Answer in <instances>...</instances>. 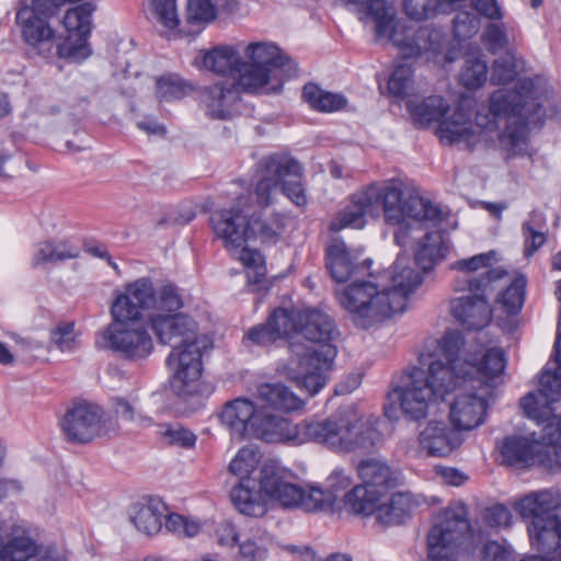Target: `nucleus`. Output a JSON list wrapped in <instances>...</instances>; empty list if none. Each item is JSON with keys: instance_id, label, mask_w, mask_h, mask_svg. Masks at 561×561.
<instances>
[{"instance_id": "obj_1", "label": "nucleus", "mask_w": 561, "mask_h": 561, "mask_svg": "<svg viewBox=\"0 0 561 561\" xmlns=\"http://www.w3.org/2000/svg\"><path fill=\"white\" fill-rule=\"evenodd\" d=\"M465 337L458 330L445 332L438 343V353L430 356L427 369L413 367L403 376V385L396 386L390 397L400 402L402 413L412 421L425 419L428 407L444 401L455 388L470 385L479 388L500 377L505 369L504 352L499 347L485 351L479 362H460L459 353Z\"/></svg>"}, {"instance_id": "obj_2", "label": "nucleus", "mask_w": 561, "mask_h": 561, "mask_svg": "<svg viewBox=\"0 0 561 561\" xmlns=\"http://www.w3.org/2000/svg\"><path fill=\"white\" fill-rule=\"evenodd\" d=\"M370 279L354 280L336 293L340 305L352 314L356 327L369 329L375 323L402 313L409 296L423 283L422 274L405 265L399 255L389 271Z\"/></svg>"}, {"instance_id": "obj_3", "label": "nucleus", "mask_w": 561, "mask_h": 561, "mask_svg": "<svg viewBox=\"0 0 561 561\" xmlns=\"http://www.w3.org/2000/svg\"><path fill=\"white\" fill-rule=\"evenodd\" d=\"M290 319V339L302 336L318 344V347H307L297 342H289V351L296 360L291 359L288 367V378L296 387L313 397L327 385L325 373L330 370L337 354L331 343L335 334L333 320L318 309H288Z\"/></svg>"}, {"instance_id": "obj_4", "label": "nucleus", "mask_w": 561, "mask_h": 561, "mask_svg": "<svg viewBox=\"0 0 561 561\" xmlns=\"http://www.w3.org/2000/svg\"><path fill=\"white\" fill-rule=\"evenodd\" d=\"M148 324L160 344L172 346L165 359L168 367L173 370L172 391L183 399L198 394L202 357L211 347V341L198 335L197 322L184 313L156 312L149 317Z\"/></svg>"}, {"instance_id": "obj_5", "label": "nucleus", "mask_w": 561, "mask_h": 561, "mask_svg": "<svg viewBox=\"0 0 561 561\" xmlns=\"http://www.w3.org/2000/svg\"><path fill=\"white\" fill-rule=\"evenodd\" d=\"M346 1L357 7L358 12L363 14L360 19H370L375 23L376 39L392 42L400 49L403 58H414L424 51L435 50L431 41L432 32L423 27L414 31L401 26L396 20V9L391 2L387 0Z\"/></svg>"}, {"instance_id": "obj_6", "label": "nucleus", "mask_w": 561, "mask_h": 561, "mask_svg": "<svg viewBox=\"0 0 561 561\" xmlns=\"http://www.w3.org/2000/svg\"><path fill=\"white\" fill-rule=\"evenodd\" d=\"M245 71L240 79L241 90L254 93L271 84L270 90L277 93L284 83L298 73L297 64L272 43H250L244 50Z\"/></svg>"}, {"instance_id": "obj_7", "label": "nucleus", "mask_w": 561, "mask_h": 561, "mask_svg": "<svg viewBox=\"0 0 561 561\" xmlns=\"http://www.w3.org/2000/svg\"><path fill=\"white\" fill-rule=\"evenodd\" d=\"M506 275L504 268H492L480 278H463L453 284L455 291L471 293L450 301L451 314L463 329L480 331L491 322L492 310L488 296L495 290V283Z\"/></svg>"}, {"instance_id": "obj_8", "label": "nucleus", "mask_w": 561, "mask_h": 561, "mask_svg": "<svg viewBox=\"0 0 561 561\" xmlns=\"http://www.w3.org/2000/svg\"><path fill=\"white\" fill-rule=\"evenodd\" d=\"M287 471L275 460L266 461L259 477L260 492L278 501L284 507L299 506L306 512H332L334 495L321 488L311 486L308 492L286 481Z\"/></svg>"}, {"instance_id": "obj_9", "label": "nucleus", "mask_w": 561, "mask_h": 561, "mask_svg": "<svg viewBox=\"0 0 561 561\" xmlns=\"http://www.w3.org/2000/svg\"><path fill=\"white\" fill-rule=\"evenodd\" d=\"M397 193L390 190L382 193L379 184H369L365 188L351 195L350 201L334 216L329 224L331 232H339L346 228L362 229L366 225V216L373 218L383 215L385 220L397 222L399 211L392 207L398 201Z\"/></svg>"}, {"instance_id": "obj_10", "label": "nucleus", "mask_w": 561, "mask_h": 561, "mask_svg": "<svg viewBox=\"0 0 561 561\" xmlns=\"http://www.w3.org/2000/svg\"><path fill=\"white\" fill-rule=\"evenodd\" d=\"M485 539L483 528H428L425 540L427 561H459L474 558Z\"/></svg>"}, {"instance_id": "obj_11", "label": "nucleus", "mask_w": 561, "mask_h": 561, "mask_svg": "<svg viewBox=\"0 0 561 561\" xmlns=\"http://www.w3.org/2000/svg\"><path fill=\"white\" fill-rule=\"evenodd\" d=\"M257 463L253 449L243 447L229 463V471L239 477V483L231 490L230 496L236 508L243 515L259 517L266 513V506L259 501L256 481L251 477Z\"/></svg>"}, {"instance_id": "obj_12", "label": "nucleus", "mask_w": 561, "mask_h": 561, "mask_svg": "<svg viewBox=\"0 0 561 561\" xmlns=\"http://www.w3.org/2000/svg\"><path fill=\"white\" fill-rule=\"evenodd\" d=\"M139 320L113 322L103 332V339L110 350L129 360L147 358L153 351L152 337Z\"/></svg>"}, {"instance_id": "obj_13", "label": "nucleus", "mask_w": 561, "mask_h": 561, "mask_svg": "<svg viewBox=\"0 0 561 561\" xmlns=\"http://www.w3.org/2000/svg\"><path fill=\"white\" fill-rule=\"evenodd\" d=\"M261 165L276 175L282 193L297 207L308 204L302 183L304 169L298 160L288 153H273L261 159Z\"/></svg>"}, {"instance_id": "obj_14", "label": "nucleus", "mask_w": 561, "mask_h": 561, "mask_svg": "<svg viewBox=\"0 0 561 561\" xmlns=\"http://www.w3.org/2000/svg\"><path fill=\"white\" fill-rule=\"evenodd\" d=\"M512 507L524 522L533 526H561V494L558 491L530 492L512 502Z\"/></svg>"}, {"instance_id": "obj_15", "label": "nucleus", "mask_w": 561, "mask_h": 561, "mask_svg": "<svg viewBox=\"0 0 561 561\" xmlns=\"http://www.w3.org/2000/svg\"><path fill=\"white\" fill-rule=\"evenodd\" d=\"M157 291L149 277H141L125 285L124 293L116 295L112 306L113 320H141L142 311L154 309Z\"/></svg>"}, {"instance_id": "obj_16", "label": "nucleus", "mask_w": 561, "mask_h": 561, "mask_svg": "<svg viewBox=\"0 0 561 561\" xmlns=\"http://www.w3.org/2000/svg\"><path fill=\"white\" fill-rule=\"evenodd\" d=\"M249 197L239 196L229 208L216 209L210 214L214 233L222 239L226 248L239 249L247 243L249 211L244 208Z\"/></svg>"}, {"instance_id": "obj_17", "label": "nucleus", "mask_w": 561, "mask_h": 561, "mask_svg": "<svg viewBox=\"0 0 561 561\" xmlns=\"http://www.w3.org/2000/svg\"><path fill=\"white\" fill-rule=\"evenodd\" d=\"M490 382L482 385L480 388L479 383H476V388L467 385L466 388L457 387L454 389L459 390V393L456 394L450 404L449 419L457 431H470L484 422L488 402L483 394L478 393V391L490 387Z\"/></svg>"}, {"instance_id": "obj_18", "label": "nucleus", "mask_w": 561, "mask_h": 561, "mask_svg": "<svg viewBox=\"0 0 561 561\" xmlns=\"http://www.w3.org/2000/svg\"><path fill=\"white\" fill-rule=\"evenodd\" d=\"M127 516L134 526H198L188 517L171 512L165 502L156 495H145L133 502L127 508Z\"/></svg>"}, {"instance_id": "obj_19", "label": "nucleus", "mask_w": 561, "mask_h": 561, "mask_svg": "<svg viewBox=\"0 0 561 561\" xmlns=\"http://www.w3.org/2000/svg\"><path fill=\"white\" fill-rule=\"evenodd\" d=\"M103 410L88 402L77 403L67 410L61 420V428L71 443L91 442L100 431Z\"/></svg>"}, {"instance_id": "obj_20", "label": "nucleus", "mask_w": 561, "mask_h": 561, "mask_svg": "<svg viewBox=\"0 0 561 561\" xmlns=\"http://www.w3.org/2000/svg\"><path fill=\"white\" fill-rule=\"evenodd\" d=\"M382 193L389 192L390 190L397 193L398 201L393 203L392 207L397 208L399 211L398 221L385 220L388 225L399 226L404 219L412 218L416 221H428L433 226H437L443 220V211L442 209L433 204L431 201L419 196V195H410L405 201H403V184L401 181L391 180L381 185Z\"/></svg>"}, {"instance_id": "obj_21", "label": "nucleus", "mask_w": 561, "mask_h": 561, "mask_svg": "<svg viewBox=\"0 0 561 561\" xmlns=\"http://www.w3.org/2000/svg\"><path fill=\"white\" fill-rule=\"evenodd\" d=\"M500 453L503 465L524 469L543 462L547 449L534 438L514 434L503 438Z\"/></svg>"}, {"instance_id": "obj_22", "label": "nucleus", "mask_w": 561, "mask_h": 561, "mask_svg": "<svg viewBox=\"0 0 561 561\" xmlns=\"http://www.w3.org/2000/svg\"><path fill=\"white\" fill-rule=\"evenodd\" d=\"M356 260L357 257L341 238H333L325 248V266L336 283H345L352 275L370 270L373 260L366 259L360 265L356 264Z\"/></svg>"}, {"instance_id": "obj_23", "label": "nucleus", "mask_w": 561, "mask_h": 561, "mask_svg": "<svg viewBox=\"0 0 561 561\" xmlns=\"http://www.w3.org/2000/svg\"><path fill=\"white\" fill-rule=\"evenodd\" d=\"M263 409L248 398L228 401L219 414L220 421L239 438L251 437Z\"/></svg>"}, {"instance_id": "obj_24", "label": "nucleus", "mask_w": 561, "mask_h": 561, "mask_svg": "<svg viewBox=\"0 0 561 561\" xmlns=\"http://www.w3.org/2000/svg\"><path fill=\"white\" fill-rule=\"evenodd\" d=\"M436 134L447 145L463 144L468 150H473L483 138V131L473 126L471 115L462 107L455 108L449 118L442 121Z\"/></svg>"}, {"instance_id": "obj_25", "label": "nucleus", "mask_w": 561, "mask_h": 561, "mask_svg": "<svg viewBox=\"0 0 561 561\" xmlns=\"http://www.w3.org/2000/svg\"><path fill=\"white\" fill-rule=\"evenodd\" d=\"M345 421L335 419L306 420L299 423V445L312 442L342 450Z\"/></svg>"}, {"instance_id": "obj_26", "label": "nucleus", "mask_w": 561, "mask_h": 561, "mask_svg": "<svg viewBox=\"0 0 561 561\" xmlns=\"http://www.w3.org/2000/svg\"><path fill=\"white\" fill-rule=\"evenodd\" d=\"M251 436L266 443L299 446V424L263 410Z\"/></svg>"}, {"instance_id": "obj_27", "label": "nucleus", "mask_w": 561, "mask_h": 561, "mask_svg": "<svg viewBox=\"0 0 561 561\" xmlns=\"http://www.w3.org/2000/svg\"><path fill=\"white\" fill-rule=\"evenodd\" d=\"M289 324L288 308H275L264 323L247 331L244 340L257 346H271L280 340H291Z\"/></svg>"}, {"instance_id": "obj_28", "label": "nucleus", "mask_w": 561, "mask_h": 561, "mask_svg": "<svg viewBox=\"0 0 561 561\" xmlns=\"http://www.w3.org/2000/svg\"><path fill=\"white\" fill-rule=\"evenodd\" d=\"M357 473L363 484L378 490L381 495L402 484L403 477L399 469L391 468L386 461L368 458L357 465Z\"/></svg>"}, {"instance_id": "obj_29", "label": "nucleus", "mask_w": 561, "mask_h": 561, "mask_svg": "<svg viewBox=\"0 0 561 561\" xmlns=\"http://www.w3.org/2000/svg\"><path fill=\"white\" fill-rule=\"evenodd\" d=\"M240 89L234 82L227 81L205 87L201 92V102L206 115L211 119H228L230 107L238 100Z\"/></svg>"}, {"instance_id": "obj_30", "label": "nucleus", "mask_w": 561, "mask_h": 561, "mask_svg": "<svg viewBox=\"0 0 561 561\" xmlns=\"http://www.w3.org/2000/svg\"><path fill=\"white\" fill-rule=\"evenodd\" d=\"M420 445L430 456L445 457L458 448L462 439L458 432L444 422L431 421L420 433Z\"/></svg>"}, {"instance_id": "obj_31", "label": "nucleus", "mask_w": 561, "mask_h": 561, "mask_svg": "<svg viewBox=\"0 0 561 561\" xmlns=\"http://www.w3.org/2000/svg\"><path fill=\"white\" fill-rule=\"evenodd\" d=\"M203 67L214 73L229 76L240 87V79L245 71L247 61L240 53L231 46L222 45L206 51L202 58Z\"/></svg>"}, {"instance_id": "obj_32", "label": "nucleus", "mask_w": 561, "mask_h": 561, "mask_svg": "<svg viewBox=\"0 0 561 561\" xmlns=\"http://www.w3.org/2000/svg\"><path fill=\"white\" fill-rule=\"evenodd\" d=\"M55 545L37 543L25 535L13 536L0 547L2 561H43L44 558H53Z\"/></svg>"}, {"instance_id": "obj_33", "label": "nucleus", "mask_w": 561, "mask_h": 561, "mask_svg": "<svg viewBox=\"0 0 561 561\" xmlns=\"http://www.w3.org/2000/svg\"><path fill=\"white\" fill-rule=\"evenodd\" d=\"M343 451H371L382 439V434L370 423L345 422Z\"/></svg>"}, {"instance_id": "obj_34", "label": "nucleus", "mask_w": 561, "mask_h": 561, "mask_svg": "<svg viewBox=\"0 0 561 561\" xmlns=\"http://www.w3.org/2000/svg\"><path fill=\"white\" fill-rule=\"evenodd\" d=\"M415 504L412 493L396 492L387 503H379L376 519L381 526H400L410 518Z\"/></svg>"}, {"instance_id": "obj_35", "label": "nucleus", "mask_w": 561, "mask_h": 561, "mask_svg": "<svg viewBox=\"0 0 561 561\" xmlns=\"http://www.w3.org/2000/svg\"><path fill=\"white\" fill-rule=\"evenodd\" d=\"M381 492L371 490L366 484L359 483L343 495V506L346 512L362 516H376L381 500Z\"/></svg>"}, {"instance_id": "obj_36", "label": "nucleus", "mask_w": 561, "mask_h": 561, "mask_svg": "<svg viewBox=\"0 0 561 561\" xmlns=\"http://www.w3.org/2000/svg\"><path fill=\"white\" fill-rule=\"evenodd\" d=\"M80 255L78 247L65 239H49L38 242L32 256V266L57 264L66 260L77 259Z\"/></svg>"}, {"instance_id": "obj_37", "label": "nucleus", "mask_w": 561, "mask_h": 561, "mask_svg": "<svg viewBox=\"0 0 561 561\" xmlns=\"http://www.w3.org/2000/svg\"><path fill=\"white\" fill-rule=\"evenodd\" d=\"M257 399L265 407L280 411H296L305 402L284 383L265 382L257 387Z\"/></svg>"}, {"instance_id": "obj_38", "label": "nucleus", "mask_w": 561, "mask_h": 561, "mask_svg": "<svg viewBox=\"0 0 561 561\" xmlns=\"http://www.w3.org/2000/svg\"><path fill=\"white\" fill-rule=\"evenodd\" d=\"M489 112L496 121L499 118L517 119L526 117L528 112L523 105V95L510 90H497L489 99Z\"/></svg>"}, {"instance_id": "obj_39", "label": "nucleus", "mask_w": 561, "mask_h": 561, "mask_svg": "<svg viewBox=\"0 0 561 561\" xmlns=\"http://www.w3.org/2000/svg\"><path fill=\"white\" fill-rule=\"evenodd\" d=\"M407 110L416 125L427 127L434 122H442L440 119L449 111V104L443 96L431 95L421 102L409 100Z\"/></svg>"}, {"instance_id": "obj_40", "label": "nucleus", "mask_w": 561, "mask_h": 561, "mask_svg": "<svg viewBox=\"0 0 561 561\" xmlns=\"http://www.w3.org/2000/svg\"><path fill=\"white\" fill-rule=\"evenodd\" d=\"M285 222L286 216L277 211L270 218H263L261 213L249 214L247 241L260 239L262 242L276 243L285 228Z\"/></svg>"}, {"instance_id": "obj_41", "label": "nucleus", "mask_w": 561, "mask_h": 561, "mask_svg": "<svg viewBox=\"0 0 561 561\" xmlns=\"http://www.w3.org/2000/svg\"><path fill=\"white\" fill-rule=\"evenodd\" d=\"M448 245L445 243L439 231L427 232L420 241L415 252V264L423 272H430L434 266L446 257Z\"/></svg>"}, {"instance_id": "obj_42", "label": "nucleus", "mask_w": 561, "mask_h": 561, "mask_svg": "<svg viewBox=\"0 0 561 561\" xmlns=\"http://www.w3.org/2000/svg\"><path fill=\"white\" fill-rule=\"evenodd\" d=\"M302 98L312 110L321 113L336 112L347 105V99L342 93L325 91L312 82L304 85Z\"/></svg>"}, {"instance_id": "obj_43", "label": "nucleus", "mask_w": 561, "mask_h": 561, "mask_svg": "<svg viewBox=\"0 0 561 561\" xmlns=\"http://www.w3.org/2000/svg\"><path fill=\"white\" fill-rule=\"evenodd\" d=\"M528 536L545 561H561V528H528Z\"/></svg>"}, {"instance_id": "obj_44", "label": "nucleus", "mask_w": 561, "mask_h": 561, "mask_svg": "<svg viewBox=\"0 0 561 561\" xmlns=\"http://www.w3.org/2000/svg\"><path fill=\"white\" fill-rule=\"evenodd\" d=\"M543 124L536 125L527 117L510 121L502 134L499 135V141L503 149L511 156L522 154L527 146V134L530 126L540 128Z\"/></svg>"}, {"instance_id": "obj_45", "label": "nucleus", "mask_w": 561, "mask_h": 561, "mask_svg": "<svg viewBox=\"0 0 561 561\" xmlns=\"http://www.w3.org/2000/svg\"><path fill=\"white\" fill-rule=\"evenodd\" d=\"M496 260V252L491 250L485 253L476 254L471 257L461 259L450 264V270L460 273L454 280L463 278H480L489 270H492V264Z\"/></svg>"}, {"instance_id": "obj_46", "label": "nucleus", "mask_w": 561, "mask_h": 561, "mask_svg": "<svg viewBox=\"0 0 561 561\" xmlns=\"http://www.w3.org/2000/svg\"><path fill=\"white\" fill-rule=\"evenodd\" d=\"M513 91L519 92L523 95V105L525 104V110L528 112L526 115L527 119L536 125L543 124L546 113L542 104L535 98L536 83L534 79H520Z\"/></svg>"}, {"instance_id": "obj_47", "label": "nucleus", "mask_w": 561, "mask_h": 561, "mask_svg": "<svg viewBox=\"0 0 561 561\" xmlns=\"http://www.w3.org/2000/svg\"><path fill=\"white\" fill-rule=\"evenodd\" d=\"M527 279L524 275L515 277L500 294L497 302L502 305L507 314H517L525 302Z\"/></svg>"}, {"instance_id": "obj_48", "label": "nucleus", "mask_w": 561, "mask_h": 561, "mask_svg": "<svg viewBox=\"0 0 561 561\" xmlns=\"http://www.w3.org/2000/svg\"><path fill=\"white\" fill-rule=\"evenodd\" d=\"M157 98L160 102L181 100L191 91V85L174 73L160 77L156 81Z\"/></svg>"}, {"instance_id": "obj_49", "label": "nucleus", "mask_w": 561, "mask_h": 561, "mask_svg": "<svg viewBox=\"0 0 561 561\" xmlns=\"http://www.w3.org/2000/svg\"><path fill=\"white\" fill-rule=\"evenodd\" d=\"M543 225V216L538 210H533L529 214V219L522 226L523 234L525 237V255H533L545 242L546 234L537 228Z\"/></svg>"}, {"instance_id": "obj_50", "label": "nucleus", "mask_w": 561, "mask_h": 561, "mask_svg": "<svg viewBox=\"0 0 561 561\" xmlns=\"http://www.w3.org/2000/svg\"><path fill=\"white\" fill-rule=\"evenodd\" d=\"M481 561H517V553L505 540H491L485 534L484 541L480 545Z\"/></svg>"}, {"instance_id": "obj_51", "label": "nucleus", "mask_w": 561, "mask_h": 561, "mask_svg": "<svg viewBox=\"0 0 561 561\" xmlns=\"http://www.w3.org/2000/svg\"><path fill=\"white\" fill-rule=\"evenodd\" d=\"M488 65L479 58L467 59L460 73V83L469 90L482 87L486 81Z\"/></svg>"}, {"instance_id": "obj_52", "label": "nucleus", "mask_w": 561, "mask_h": 561, "mask_svg": "<svg viewBox=\"0 0 561 561\" xmlns=\"http://www.w3.org/2000/svg\"><path fill=\"white\" fill-rule=\"evenodd\" d=\"M468 515V507L463 502L453 501L448 506L437 513L432 526H451L459 524L471 526Z\"/></svg>"}, {"instance_id": "obj_53", "label": "nucleus", "mask_w": 561, "mask_h": 561, "mask_svg": "<svg viewBox=\"0 0 561 561\" xmlns=\"http://www.w3.org/2000/svg\"><path fill=\"white\" fill-rule=\"evenodd\" d=\"M479 28L480 19L470 11H458L453 20V34L459 42L472 38Z\"/></svg>"}, {"instance_id": "obj_54", "label": "nucleus", "mask_w": 561, "mask_h": 561, "mask_svg": "<svg viewBox=\"0 0 561 561\" xmlns=\"http://www.w3.org/2000/svg\"><path fill=\"white\" fill-rule=\"evenodd\" d=\"M50 344L62 353L73 352L77 347V334L73 322H62L50 330Z\"/></svg>"}, {"instance_id": "obj_55", "label": "nucleus", "mask_w": 561, "mask_h": 561, "mask_svg": "<svg viewBox=\"0 0 561 561\" xmlns=\"http://www.w3.org/2000/svg\"><path fill=\"white\" fill-rule=\"evenodd\" d=\"M256 165L261 173V179L255 185L254 193L257 204L265 208L273 204L272 194L278 187V180H276V175L270 174L267 170L261 165V160Z\"/></svg>"}, {"instance_id": "obj_56", "label": "nucleus", "mask_w": 561, "mask_h": 561, "mask_svg": "<svg viewBox=\"0 0 561 561\" xmlns=\"http://www.w3.org/2000/svg\"><path fill=\"white\" fill-rule=\"evenodd\" d=\"M183 307V300L173 284H167L161 287L157 295V304L154 309L164 314L180 313L179 310Z\"/></svg>"}, {"instance_id": "obj_57", "label": "nucleus", "mask_w": 561, "mask_h": 561, "mask_svg": "<svg viewBox=\"0 0 561 561\" xmlns=\"http://www.w3.org/2000/svg\"><path fill=\"white\" fill-rule=\"evenodd\" d=\"M217 9L211 0H187V22L191 24L207 23L215 20Z\"/></svg>"}, {"instance_id": "obj_58", "label": "nucleus", "mask_w": 561, "mask_h": 561, "mask_svg": "<svg viewBox=\"0 0 561 561\" xmlns=\"http://www.w3.org/2000/svg\"><path fill=\"white\" fill-rule=\"evenodd\" d=\"M541 378L539 379V381ZM561 393L556 397V399L549 398L548 396L541 392V383L539 382V394L535 392H528L520 399V408L523 409L525 415L531 420H539L541 417L540 407L548 405L552 402H556L560 399Z\"/></svg>"}, {"instance_id": "obj_59", "label": "nucleus", "mask_w": 561, "mask_h": 561, "mask_svg": "<svg viewBox=\"0 0 561 561\" xmlns=\"http://www.w3.org/2000/svg\"><path fill=\"white\" fill-rule=\"evenodd\" d=\"M413 70L408 65L397 66L387 82L388 93L396 98H401L410 84Z\"/></svg>"}, {"instance_id": "obj_60", "label": "nucleus", "mask_w": 561, "mask_h": 561, "mask_svg": "<svg viewBox=\"0 0 561 561\" xmlns=\"http://www.w3.org/2000/svg\"><path fill=\"white\" fill-rule=\"evenodd\" d=\"M152 11L157 20L168 28L179 25L176 0H151Z\"/></svg>"}, {"instance_id": "obj_61", "label": "nucleus", "mask_w": 561, "mask_h": 561, "mask_svg": "<svg viewBox=\"0 0 561 561\" xmlns=\"http://www.w3.org/2000/svg\"><path fill=\"white\" fill-rule=\"evenodd\" d=\"M114 409L118 417L127 422H133L140 427H149L153 424L150 416L137 413L134 405L124 398L114 399Z\"/></svg>"}, {"instance_id": "obj_62", "label": "nucleus", "mask_w": 561, "mask_h": 561, "mask_svg": "<svg viewBox=\"0 0 561 561\" xmlns=\"http://www.w3.org/2000/svg\"><path fill=\"white\" fill-rule=\"evenodd\" d=\"M161 435L169 444L186 449L193 448L197 440V436L191 430L181 425H169Z\"/></svg>"}, {"instance_id": "obj_63", "label": "nucleus", "mask_w": 561, "mask_h": 561, "mask_svg": "<svg viewBox=\"0 0 561 561\" xmlns=\"http://www.w3.org/2000/svg\"><path fill=\"white\" fill-rule=\"evenodd\" d=\"M481 515L485 526H511L512 524V513L502 503L485 507Z\"/></svg>"}, {"instance_id": "obj_64", "label": "nucleus", "mask_w": 561, "mask_h": 561, "mask_svg": "<svg viewBox=\"0 0 561 561\" xmlns=\"http://www.w3.org/2000/svg\"><path fill=\"white\" fill-rule=\"evenodd\" d=\"M516 77L514 65L507 59H496L493 62L491 82L493 84H507Z\"/></svg>"}]
</instances>
